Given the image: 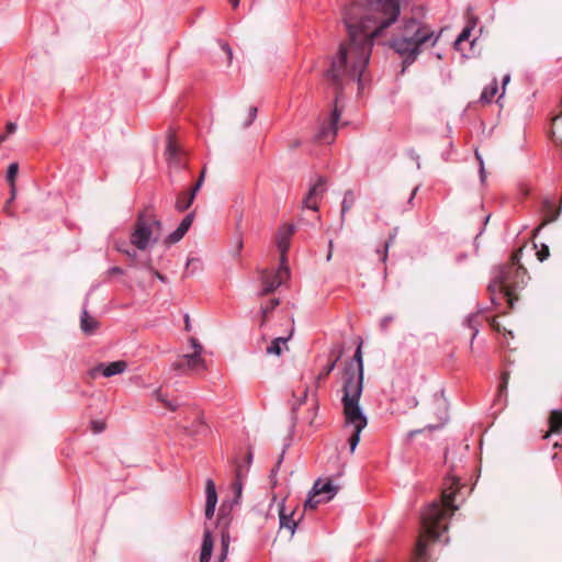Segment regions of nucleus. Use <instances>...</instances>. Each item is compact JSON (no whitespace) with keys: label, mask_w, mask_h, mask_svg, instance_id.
<instances>
[{"label":"nucleus","mask_w":562,"mask_h":562,"mask_svg":"<svg viewBox=\"0 0 562 562\" xmlns=\"http://www.w3.org/2000/svg\"><path fill=\"white\" fill-rule=\"evenodd\" d=\"M442 31L436 32L428 23L417 18H403L389 46L403 59L402 72L416 61L426 48L437 45Z\"/></svg>","instance_id":"obj_3"},{"label":"nucleus","mask_w":562,"mask_h":562,"mask_svg":"<svg viewBox=\"0 0 562 562\" xmlns=\"http://www.w3.org/2000/svg\"><path fill=\"white\" fill-rule=\"evenodd\" d=\"M279 304H280V300L274 297V299L269 300V302L265 306H261L260 312L262 314V321H261L260 326L265 325L269 314H271Z\"/></svg>","instance_id":"obj_32"},{"label":"nucleus","mask_w":562,"mask_h":562,"mask_svg":"<svg viewBox=\"0 0 562 562\" xmlns=\"http://www.w3.org/2000/svg\"><path fill=\"white\" fill-rule=\"evenodd\" d=\"M458 488V479L454 476L447 477L441 493V502L429 504L423 512L422 527L424 536L417 540L415 562H426L427 541L425 537L439 540L442 533L447 531L448 518L458 509V506L453 504Z\"/></svg>","instance_id":"obj_4"},{"label":"nucleus","mask_w":562,"mask_h":562,"mask_svg":"<svg viewBox=\"0 0 562 562\" xmlns=\"http://www.w3.org/2000/svg\"><path fill=\"white\" fill-rule=\"evenodd\" d=\"M326 180L324 177H319L317 181L310 188L305 199L303 200L304 206L313 211H317V196L322 195L325 191Z\"/></svg>","instance_id":"obj_16"},{"label":"nucleus","mask_w":562,"mask_h":562,"mask_svg":"<svg viewBox=\"0 0 562 562\" xmlns=\"http://www.w3.org/2000/svg\"><path fill=\"white\" fill-rule=\"evenodd\" d=\"M324 503L323 498L319 497V495H314V491L312 490L308 494L307 499L304 503V508H311L314 509L317 507L318 504Z\"/></svg>","instance_id":"obj_35"},{"label":"nucleus","mask_w":562,"mask_h":562,"mask_svg":"<svg viewBox=\"0 0 562 562\" xmlns=\"http://www.w3.org/2000/svg\"><path fill=\"white\" fill-rule=\"evenodd\" d=\"M257 114H258V108L257 106H250L249 110H248V117L244 122V127H249L254 123V121L256 120Z\"/></svg>","instance_id":"obj_40"},{"label":"nucleus","mask_w":562,"mask_h":562,"mask_svg":"<svg viewBox=\"0 0 562 562\" xmlns=\"http://www.w3.org/2000/svg\"><path fill=\"white\" fill-rule=\"evenodd\" d=\"M498 91V83L496 78L493 79V81L484 88V90L481 93V101L484 103H491L496 95Z\"/></svg>","instance_id":"obj_27"},{"label":"nucleus","mask_w":562,"mask_h":562,"mask_svg":"<svg viewBox=\"0 0 562 562\" xmlns=\"http://www.w3.org/2000/svg\"><path fill=\"white\" fill-rule=\"evenodd\" d=\"M353 362L358 364V385L353 390V451L360 441V434L368 425V418L364 415L362 407L359 404V400L362 393L363 383V361L361 353V342L358 345L353 352Z\"/></svg>","instance_id":"obj_6"},{"label":"nucleus","mask_w":562,"mask_h":562,"mask_svg":"<svg viewBox=\"0 0 562 562\" xmlns=\"http://www.w3.org/2000/svg\"><path fill=\"white\" fill-rule=\"evenodd\" d=\"M126 368L127 363L124 360H117L109 363L101 362L89 370V375L92 379H95L99 374H102L105 378H111L113 375L123 373Z\"/></svg>","instance_id":"obj_12"},{"label":"nucleus","mask_w":562,"mask_h":562,"mask_svg":"<svg viewBox=\"0 0 562 562\" xmlns=\"http://www.w3.org/2000/svg\"><path fill=\"white\" fill-rule=\"evenodd\" d=\"M190 342H191V345H192V347H193V349H194V350H200V353H202L203 347H202V345L198 341V339H196V338H193V337H192V338H190Z\"/></svg>","instance_id":"obj_51"},{"label":"nucleus","mask_w":562,"mask_h":562,"mask_svg":"<svg viewBox=\"0 0 562 562\" xmlns=\"http://www.w3.org/2000/svg\"><path fill=\"white\" fill-rule=\"evenodd\" d=\"M447 419H448L447 412H443V416L440 417L441 423L439 425H436V426L428 425L427 428L429 430L438 429V428H440L447 422Z\"/></svg>","instance_id":"obj_48"},{"label":"nucleus","mask_w":562,"mask_h":562,"mask_svg":"<svg viewBox=\"0 0 562 562\" xmlns=\"http://www.w3.org/2000/svg\"><path fill=\"white\" fill-rule=\"evenodd\" d=\"M90 428L94 434H100L105 429V423L101 420H91Z\"/></svg>","instance_id":"obj_41"},{"label":"nucleus","mask_w":562,"mask_h":562,"mask_svg":"<svg viewBox=\"0 0 562 562\" xmlns=\"http://www.w3.org/2000/svg\"><path fill=\"white\" fill-rule=\"evenodd\" d=\"M418 189H419V187H415V188L413 189V191H412V193H411V195H409V198H408V203H409V204H412V203H413V200L415 199V195H416V193H417Z\"/></svg>","instance_id":"obj_58"},{"label":"nucleus","mask_w":562,"mask_h":562,"mask_svg":"<svg viewBox=\"0 0 562 562\" xmlns=\"http://www.w3.org/2000/svg\"><path fill=\"white\" fill-rule=\"evenodd\" d=\"M205 505L216 506L217 504V493L216 486L212 479H206L205 482Z\"/></svg>","instance_id":"obj_26"},{"label":"nucleus","mask_w":562,"mask_h":562,"mask_svg":"<svg viewBox=\"0 0 562 562\" xmlns=\"http://www.w3.org/2000/svg\"><path fill=\"white\" fill-rule=\"evenodd\" d=\"M295 233L293 224H283L279 227L276 235V244L281 254L280 262L286 263V252L290 248V240Z\"/></svg>","instance_id":"obj_11"},{"label":"nucleus","mask_w":562,"mask_h":562,"mask_svg":"<svg viewBox=\"0 0 562 562\" xmlns=\"http://www.w3.org/2000/svg\"><path fill=\"white\" fill-rule=\"evenodd\" d=\"M166 160L169 166H175L177 168H186V162L182 158V153L178 154L176 157H169Z\"/></svg>","instance_id":"obj_38"},{"label":"nucleus","mask_w":562,"mask_h":562,"mask_svg":"<svg viewBox=\"0 0 562 562\" xmlns=\"http://www.w3.org/2000/svg\"><path fill=\"white\" fill-rule=\"evenodd\" d=\"M227 559V554L221 552L216 562H224Z\"/></svg>","instance_id":"obj_62"},{"label":"nucleus","mask_w":562,"mask_h":562,"mask_svg":"<svg viewBox=\"0 0 562 562\" xmlns=\"http://www.w3.org/2000/svg\"><path fill=\"white\" fill-rule=\"evenodd\" d=\"M333 246H334V245H333V240H329V243H328V248H329V249H328V254H327V260H330V258H331V255H333Z\"/></svg>","instance_id":"obj_60"},{"label":"nucleus","mask_w":562,"mask_h":562,"mask_svg":"<svg viewBox=\"0 0 562 562\" xmlns=\"http://www.w3.org/2000/svg\"><path fill=\"white\" fill-rule=\"evenodd\" d=\"M120 246L121 249H128L131 246L126 241L116 243V247Z\"/></svg>","instance_id":"obj_61"},{"label":"nucleus","mask_w":562,"mask_h":562,"mask_svg":"<svg viewBox=\"0 0 562 562\" xmlns=\"http://www.w3.org/2000/svg\"><path fill=\"white\" fill-rule=\"evenodd\" d=\"M344 395H342V405H344V416H345V425L349 426L351 424V360L346 359L344 361Z\"/></svg>","instance_id":"obj_9"},{"label":"nucleus","mask_w":562,"mask_h":562,"mask_svg":"<svg viewBox=\"0 0 562 562\" xmlns=\"http://www.w3.org/2000/svg\"><path fill=\"white\" fill-rule=\"evenodd\" d=\"M290 277V269L286 263L280 262L276 272L263 270L260 276L261 289L257 295L259 297L267 296L273 293L282 283L283 280Z\"/></svg>","instance_id":"obj_8"},{"label":"nucleus","mask_w":562,"mask_h":562,"mask_svg":"<svg viewBox=\"0 0 562 562\" xmlns=\"http://www.w3.org/2000/svg\"><path fill=\"white\" fill-rule=\"evenodd\" d=\"M475 158H476V160L479 161V165H480V169H479L480 180H481L482 183H484L485 179H486V171H485V167H484L483 157L481 156L479 150H475Z\"/></svg>","instance_id":"obj_39"},{"label":"nucleus","mask_w":562,"mask_h":562,"mask_svg":"<svg viewBox=\"0 0 562 562\" xmlns=\"http://www.w3.org/2000/svg\"><path fill=\"white\" fill-rule=\"evenodd\" d=\"M99 327V322L89 315L88 311L83 308L80 316V328L86 335H92Z\"/></svg>","instance_id":"obj_21"},{"label":"nucleus","mask_w":562,"mask_h":562,"mask_svg":"<svg viewBox=\"0 0 562 562\" xmlns=\"http://www.w3.org/2000/svg\"><path fill=\"white\" fill-rule=\"evenodd\" d=\"M342 22L347 38L340 44L337 55L330 63V68L326 71V78L330 81L335 90L330 119L328 125L322 124L314 136L315 142L324 144L331 143L337 134V124L345 109L342 88L351 78V70L348 67V52L349 46H351V14L347 5L344 9Z\"/></svg>","instance_id":"obj_2"},{"label":"nucleus","mask_w":562,"mask_h":562,"mask_svg":"<svg viewBox=\"0 0 562 562\" xmlns=\"http://www.w3.org/2000/svg\"><path fill=\"white\" fill-rule=\"evenodd\" d=\"M117 251H120V252H122V254L126 255V256L131 259L132 263H133V265L135 263V261H136V257H137V252H136V250H135V249H133V248H128V249H121V247H120V246H117Z\"/></svg>","instance_id":"obj_42"},{"label":"nucleus","mask_w":562,"mask_h":562,"mask_svg":"<svg viewBox=\"0 0 562 562\" xmlns=\"http://www.w3.org/2000/svg\"><path fill=\"white\" fill-rule=\"evenodd\" d=\"M402 0H361L353 2V79L363 86V74L375 41L400 21Z\"/></svg>","instance_id":"obj_1"},{"label":"nucleus","mask_w":562,"mask_h":562,"mask_svg":"<svg viewBox=\"0 0 562 562\" xmlns=\"http://www.w3.org/2000/svg\"><path fill=\"white\" fill-rule=\"evenodd\" d=\"M550 431L544 435L547 439L551 432H560L562 430V409H553L549 418Z\"/></svg>","instance_id":"obj_25"},{"label":"nucleus","mask_w":562,"mask_h":562,"mask_svg":"<svg viewBox=\"0 0 562 562\" xmlns=\"http://www.w3.org/2000/svg\"><path fill=\"white\" fill-rule=\"evenodd\" d=\"M173 366L177 370L205 369V361L202 359L200 350H194L191 355H184L182 359L176 362Z\"/></svg>","instance_id":"obj_17"},{"label":"nucleus","mask_w":562,"mask_h":562,"mask_svg":"<svg viewBox=\"0 0 562 562\" xmlns=\"http://www.w3.org/2000/svg\"><path fill=\"white\" fill-rule=\"evenodd\" d=\"M108 273L110 276H114V274H123L124 273V270L117 266L115 267H111L109 270H108Z\"/></svg>","instance_id":"obj_50"},{"label":"nucleus","mask_w":562,"mask_h":562,"mask_svg":"<svg viewBox=\"0 0 562 562\" xmlns=\"http://www.w3.org/2000/svg\"><path fill=\"white\" fill-rule=\"evenodd\" d=\"M472 26L470 25H467L462 31L461 33L458 35V37L456 38L454 41V46H458L460 45L461 43L468 41L471 36V32H472Z\"/></svg>","instance_id":"obj_36"},{"label":"nucleus","mask_w":562,"mask_h":562,"mask_svg":"<svg viewBox=\"0 0 562 562\" xmlns=\"http://www.w3.org/2000/svg\"><path fill=\"white\" fill-rule=\"evenodd\" d=\"M194 217H195V211L189 212L182 218L179 226L166 237L165 244L173 245V244L180 241L184 237V235L187 234L189 228L191 227V225L194 221Z\"/></svg>","instance_id":"obj_15"},{"label":"nucleus","mask_w":562,"mask_h":562,"mask_svg":"<svg viewBox=\"0 0 562 562\" xmlns=\"http://www.w3.org/2000/svg\"><path fill=\"white\" fill-rule=\"evenodd\" d=\"M339 476H341V472L331 475V477H329L326 481H323L322 479L316 480L312 487L314 491V495H319V497L323 498L324 503H327L330 499H333V497L340 488L338 484H335V480Z\"/></svg>","instance_id":"obj_10"},{"label":"nucleus","mask_w":562,"mask_h":562,"mask_svg":"<svg viewBox=\"0 0 562 562\" xmlns=\"http://www.w3.org/2000/svg\"><path fill=\"white\" fill-rule=\"evenodd\" d=\"M479 316H480V313H473V314H470L467 319H465V325L473 330L472 333V339H471V344L473 342L474 338L477 336L479 331H480V324H479Z\"/></svg>","instance_id":"obj_31"},{"label":"nucleus","mask_w":562,"mask_h":562,"mask_svg":"<svg viewBox=\"0 0 562 562\" xmlns=\"http://www.w3.org/2000/svg\"><path fill=\"white\" fill-rule=\"evenodd\" d=\"M180 153H182L181 148L178 146L173 135L169 133L165 150L166 159L169 157H176Z\"/></svg>","instance_id":"obj_29"},{"label":"nucleus","mask_w":562,"mask_h":562,"mask_svg":"<svg viewBox=\"0 0 562 562\" xmlns=\"http://www.w3.org/2000/svg\"><path fill=\"white\" fill-rule=\"evenodd\" d=\"M214 547V540L212 536V531L209 528H205L203 533V540L201 546L200 559L199 562H210L212 552Z\"/></svg>","instance_id":"obj_19"},{"label":"nucleus","mask_w":562,"mask_h":562,"mask_svg":"<svg viewBox=\"0 0 562 562\" xmlns=\"http://www.w3.org/2000/svg\"><path fill=\"white\" fill-rule=\"evenodd\" d=\"M194 217H195V211L189 212L182 218L179 226L166 237L165 244L173 245V244L180 241L184 237V235L187 234L189 228L191 227V225L194 221Z\"/></svg>","instance_id":"obj_14"},{"label":"nucleus","mask_w":562,"mask_h":562,"mask_svg":"<svg viewBox=\"0 0 562 562\" xmlns=\"http://www.w3.org/2000/svg\"><path fill=\"white\" fill-rule=\"evenodd\" d=\"M393 239H394V236H391V237L389 238V240H387V241L385 243V245H384V252H383V256H382V260H383V261H385V260H386V251H387V248H389L390 244L393 241Z\"/></svg>","instance_id":"obj_55"},{"label":"nucleus","mask_w":562,"mask_h":562,"mask_svg":"<svg viewBox=\"0 0 562 562\" xmlns=\"http://www.w3.org/2000/svg\"><path fill=\"white\" fill-rule=\"evenodd\" d=\"M195 196H193L189 191H181L178 193L175 209L179 212H186L193 204Z\"/></svg>","instance_id":"obj_22"},{"label":"nucleus","mask_w":562,"mask_h":562,"mask_svg":"<svg viewBox=\"0 0 562 562\" xmlns=\"http://www.w3.org/2000/svg\"><path fill=\"white\" fill-rule=\"evenodd\" d=\"M521 256L522 248H519L510 256V261L507 265L494 269L493 280L488 285V290L492 294L499 291L512 301L513 292L527 283L529 278L527 270L520 263Z\"/></svg>","instance_id":"obj_5"},{"label":"nucleus","mask_w":562,"mask_h":562,"mask_svg":"<svg viewBox=\"0 0 562 562\" xmlns=\"http://www.w3.org/2000/svg\"><path fill=\"white\" fill-rule=\"evenodd\" d=\"M221 47L227 55V60L231 63L233 58V50L227 42H221Z\"/></svg>","instance_id":"obj_45"},{"label":"nucleus","mask_w":562,"mask_h":562,"mask_svg":"<svg viewBox=\"0 0 562 562\" xmlns=\"http://www.w3.org/2000/svg\"><path fill=\"white\" fill-rule=\"evenodd\" d=\"M229 3L234 7V8H237L238 4H239V0H228Z\"/></svg>","instance_id":"obj_64"},{"label":"nucleus","mask_w":562,"mask_h":562,"mask_svg":"<svg viewBox=\"0 0 562 562\" xmlns=\"http://www.w3.org/2000/svg\"><path fill=\"white\" fill-rule=\"evenodd\" d=\"M207 425L204 422L203 415L201 412L195 413V418L190 425L182 426V430L186 435L195 437L200 435H205L207 432Z\"/></svg>","instance_id":"obj_18"},{"label":"nucleus","mask_w":562,"mask_h":562,"mask_svg":"<svg viewBox=\"0 0 562 562\" xmlns=\"http://www.w3.org/2000/svg\"><path fill=\"white\" fill-rule=\"evenodd\" d=\"M18 126L14 122H8L5 125V133H2L1 135H7V137L13 133H15Z\"/></svg>","instance_id":"obj_47"},{"label":"nucleus","mask_w":562,"mask_h":562,"mask_svg":"<svg viewBox=\"0 0 562 562\" xmlns=\"http://www.w3.org/2000/svg\"><path fill=\"white\" fill-rule=\"evenodd\" d=\"M232 490L235 493V497L231 503L224 501L223 503H226L227 506H234L239 504L240 497H241V491H243V481H240V474L235 477L234 482L232 483Z\"/></svg>","instance_id":"obj_30"},{"label":"nucleus","mask_w":562,"mask_h":562,"mask_svg":"<svg viewBox=\"0 0 562 562\" xmlns=\"http://www.w3.org/2000/svg\"><path fill=\"white\" fill-rule=\"evenodd\" d=\"M153 396L160 402L167 409L176 412L180 407V403L177 398H168L166 394L161 392V389H157L153 392Z\"/></svg>","instance_id":"obj_24"},{"label":"nucleus","mask_w":562,"mask_h":562,"mask_svg":"<svg viewBox=\"0 0 562 562\" xmlns=\"http://www.w3.org/2000/svg\"><path fill=\"white\" fill-rule=\"evenodd\" d=\"M10 193H11V196L8 200V203H10L11 201H13L15 199V194H16L15 183H13V187H10Z\"/></svg>","instance_id":"obj_57"},{"label":"nucleus","mask_w":562,"mask_h":562,"mask_svg":"<svg viewBox=\"0 0 562 562\" xmlns=\"http://www.w3.org/2000/svg\"><path fill=\"white\" fill-rule=\"evenodd\" d=\"M292 333L288 337H278L271 341V345L267 348V353L281 356L282 347L281 345H285L286 341L291 338Z\"/></svg>","instance_id":"obj_28"},{"label":"nucleus","mask_w":562,"mask_h":562,"mask_svg":"<svg viewBox=\"0 0 562 562\" xmlns=\"http://www.w3.org/2000/svg\"><path fill=\"white\" fill-rule=\"evenodd\" d=\"M161 227V221L154 214L147 213V210L139 212L131 233V244L139 250H145L149 245L153 228L160 231Z\"/></svg>","instance_id":"obj_7"},{"label":"nucleus","mask_w":562,"mask_h":562,"mask_svg":"<svg viewBox=\"0 0 562 562\" xmlns=\"http://www.w3.org/2000/svg\"><path fill=\"white\" fill-rule=\"evenodd\" d=\"M288 447H289V443L284 445L283 450H282L281 454L279 456V458L277 460V463L274 464V467L270 471L269 477H270V481H271L273 486L277 485V474H278L280 465H281V463H282V461L284 459V454H285V451H286Z\"/></svg>","instance_id":"obj_33"},{"label":"nucleus","mask_w":562,"mask_h":562,"mask_svg":"<svg viewBox=\"0 0 562 562\" xmlns=\"http://www.w3.org/2000/svg\"><path fill=\"white\" fill-rule=\"evenodd\" d=\"M342 349L340 346H337V348L333 349L330 352V359L328 363L323 368V370L318 373L317 380H325L330 372L334 370L337 361L341 358Z\"/></svg>","instance_id":"obj_20"},{"label":"nucleus","mask_w":562,"mask_h":562,"mask_svg":"<svg viewBox=\"0 0 562 562\" xmlns=\"http://www.w3.org/2000/svg\"><path fill=\"white\" fill-rule=\"evenodd\" d=\"M215 507L216 506L205 505V518L206 519H212L213 518L214 513H215Z\"/></svg>","instance_id":"obj_49"},{"label":"nucleus","mask_w":562,"mask_h":562,"mask_svg":"<svg viewBox=\"0 0 562 562\" xmlns=\"http://www.w3.org/2000/svg\"><path fill=\"white\" fill-rule=\"evenodd\" d=\"M550 252H549V248L547 245H542L541 249L539 251H537V257L539 259V261H543L546 260L548 257H549Z\"/></svg>","instance_id":"obj_44"},{"label":"nucleus","mask_w":562,"mask_h":562,"mask_svg":"<svg viewBox=\"0 0 562 562\" xmlns=\"http://www.w3.org/2000/svg\"><path fill=\"white\" fill-rule=\"evenodd\" d=\"M502 81H503V93H504V92H505V87H506V85L510 81V75H509V74L505 75V76L503 77V80H502Z\"/></svg>","instance_id":"obj_59"},{"label":"nucleus","mask_w":562,"mask_h":562,"mask_svg":"<svg viewBox=\"0 0 562 562\" xmlns=\"http://www.w3.org/2000/svg\"><path fill=\"white\" fill-rule=\"evenodd\" d=\"M204 178H205V168H203V170L201 171V175H200L199 179L196 180V182L188 190L193 196H196V193L199 192V190L201 189V187L203 184Z\"/></svg>","instance_id":"obj_37"},{"label":"nucleus","mask_w":562,"mask_h":562,"mask_svg":"<svg viewBox=\"0 0 562 562\" xmlns=\"http://www.w3.org/2000/svg\"><path fill=\"white\" fill-rule=\"evenodd\" d=\"M392 319H393V317H392V316H385V317H383V318H382V321H381V327H382L383 329H386V328H387V326H389V324L392 322Z\"/></svg>","instance_id":"obj_53"},{"label":"nucleus","mask_w":562,"mask_h":562,"mask_svg":"<svg viewBox=\"0 0 562 562\" xmlns=\"http://www.w3.org/2000/svg\"><path fill=\"white\" fill-rule=\"evenodd\" d=\"M502 384L499 386V391L502 392L503 390H505L507 387V383H508V374L507 373H503L502 375Z\"/></svg>","instance_id":"obj_54"},{"label":"nucleus","mask_w":562,"mask_h":562,"mask_svg":"<svg viewBox=\"0 0 562 562\" xmlns=\"http://www.w3.org/2000/svg\"><path fill=\"white\" fill-rule=\"evenodd\" d=\"M248 470H249V468H247L243 464H237L235 468V477H237V475L240 474V481H243L245 479V476L247 475Z\"/></svg>","instance_id":"obj_43"},{"label":"nucleus","mask_w":562,"mask_h":562,"mask_svg":"<svg viewBox=\"0 0 562 562\" xmlns=\"http://www.w3.org/2000/svg\"><path fill=\"white\" fill-rule=\"evenodd\" d=\"M150 271H151V272H153V274H154L157 279H159L161 282H164V283H165V282H167V277H166L165 274L160 273L158 270H155V269H153V268H150Z\"/></svg>","instance_id":"obj_52"},{"label":"nucleus","mask_w":562,"mask_h":562,"mask_svg":"<svg viewBox=\"0 0 562 562\" xmlns=\"http://www.w3.org/2000/svg\"><path fill=\"white\" fill-rule=\"evenodd\" d=\"M350 195V191H347L346 194H345V198L341 202V217L344 218L348 209H349V205H348V198Z\"/></svg>","instance_id":"obj_46"},{"label":"nucleus","mask_w":562,"mask_h":562,"mask_svg":"<svg viewBox=\"0 0 562 562\" xmlns=\"http://www.w3.org/2000/svg\"><path fill=\"white\" fill-rule=\"evenodd\" d=\"M18 172H19V164L18 162H11L8 166L7 175H5L7 181H8L10 187H13V183H15V179H16Z\"/></svg>","instance_id":"obj_34"},{"label":"nucleus","mask_w":562,"mask_h":562,"mask_svg":"<svg viewBox=\"0 0 562 562\" xmlns=\"http://www.w3.org/2000/svg\"><path fill=\"white\" fill-rule=\"evenodd\" d=\"M233 520L232 516V506H227L226 503H222L220 510H218V517H217V525L221 526V547H229L231 537H229V525Z\"/></svg>","instance_id":"obj_13"},{"label":"nucleus","mask_w":562,"mask_h":562,"mask_svg":"<svg viewBox=\"0 0 562 562\" xmlns=\"http://www.w3.org/2000/svg\"><path fill=\"white\" fill-rule=\"evenodd\" d=\"M279 517H280V527L286 528L291 531V535L295 532L297 521L293 519V512L290 514L285 513L284 505L281 504L280 510H279Z\"/></svg>","instance_id":"obj_23"},{"label":"nucleus","mask_w":562,"mask_h":562,"mask_svg":"<svg viewBox=\"0 0 562 562\" xmlns=\"http://www.w3.org/2000/svg\"><path fill=\"white\" fill-rule=\"evenodd\" d=\"M252 458H254L252 452H251V451H249V452L247 453L246 458H245V467H247V468H249V467H250V464H251V462H252Z\"/></svg>","instance_id":"obj_56"},{"label":"nucleus","mask_w":562,"mask_h":562,"mask_svg":"<svg viewBox=\"0 0 562 562\" xmlns=\"http://www.w3.org/2000/svg\"><path fill=\"white\" fill-rule=\"evenodd\" d=\"M184 322H186V329H187V330H190L189 315H186V316H184Z\"/></svg>","instance_id":"obj_63"}]
</instances>
